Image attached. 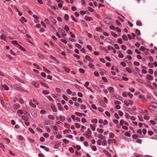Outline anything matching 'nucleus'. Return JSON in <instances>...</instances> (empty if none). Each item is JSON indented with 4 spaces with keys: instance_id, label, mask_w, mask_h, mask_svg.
<instances>
[{
    "instance_id": "obj_1",
    "label": "nucleus",
    "mask_w": 157,
    "mask_h": 157,
    "mask_svg": "<svg viewBox=\"0 0 157 157\" xmlns=\"http://www.w3.org/2000/svg\"><path fill=\"white\" fill-rule=\"evenodd\" d=\"M103 21L105 23L109 24L112 22V20L110 18L108 17H105L104 18Z\"/></svg>"
},
{
    "instance_id": "obj_2",
    "label": "nucleus",
    "mask_w": 157,
    "mask_h": 157,
    "mask_svg": "<svg viewBox=\"0 0 157 157\" xmlns=\"http://www.w3.org/2000/svg\"><path fill=\"white\" fill-rule=\"evenodd\" d=\"M14 88L15 89L21 92L24 91V90L21 88L18 85L15 84L13 86Z\"/></svg>"
},
{
    "instance_id": "obj_3",
    "label": "nucleus",
    "mask_w": 157,
    "mask_h": 157,
    "mask_svg": "<svg viewBox=\"0 0 157 157\" xmlns=\"http://www.w3.org/2000/svg\"><path fill=\"white\" fill-rule=\"evenodd\" d=\"M17 29L19 31L23 34H25L26 33V31L25 29L21 27H18Z\"/></svg>"
},
{
    "instance_id": "obj_4",
    "label": "nucleus",
    "mask_w": 157,
    "mask_h": 157,
    "mask_svg": "<svg viewBox=\"0 0 157 157\" xmlns=\"http://www.w3.org/2000/svg\"><path fill=\"white\" fill-rule=\"evenodd\" d=\"M49 19L51 22L53 24H56V21L51 16L49 17Z\"/></svg>"
},
{
    "instance_id": "obj_5",
    "label": "nucleus",
    "mask_w": 157,
    "mask_h": 157,
    "mask_svg": "<svg viewBox=\"0 0 157 157\" xmlns=\"http://www.w3.org/2000/svg\"><path fill=\"white\" fill-rule=\"evenodd\" d=\"M84 19L85 20L89 21L93 20V19L92 17H88L87 16L85 17Z\"/></svg>"
},
{
    "instance_id": "obj_6",
    "label": "nucleus",
    "mask_w": 157,
    "mask_h": 157,
    "mask_svg": "<svg viewBox=\"0 0 157 157\" xmlns=\"http://www.w3.org/2000/svg\"><path fill=\"white\" fill-rule=\"evenodd\" d=\"M32 84L36 88H39V86L38 84H37L35 81H33L32 82Z\"/></svg>"
},
{
    "instance_id": "obj_7",
    "label": "nucleus",
    "mask_w": 157,
    "mask_h": 157,
    "mask_svg": "<svg viewBox=\"0 0 157 157\" xmlns=\"http://www.w3.org/2000/svg\"><path fill=\"white\" fill-rule=\"evenodd\" d=\"M150 106L153 108H155L157 106V104L154 102H151V103Z\"/></svg>"
},
{
    "instance_id": "obj_8",
    "label": "nucleus",
    "mask_w": 157,
    "mask_h": 157,
    "mask_svg": "<svg viewBox=\"0 0 157 157\" xmlns=\"http://www.w3.org/2000/svg\"><path fill=\"white\" fill-rule=\"evenodd\" d=\"M51 108L52 110L54 112H56L57 111V109L56 106L54 105H52L51 106Z\"/></svg>"
},
{
    "instance_id": "obj_9",
    "label": "nucleus",
    "mask_w": 157,
    "mask_h": 157,
    "mask_svg": "<svg viewBox=\"0 0 157 157\" xmlns=\"http://www.w3.org/2000/svg\"><path fill=\"white\" fill-rule=\"evenodd\" d=\"M107 89L110 92H113L114 91V89L111 86L108 87Z\"/></svg>"
},
{
    "instance_id": "obj_10",
    "label": "nucleus",
    "mask_w": 157,
    "mask_h": 157,
    "mask_svg": "<svg viewBox=\"0 0 157 157\" xmlns=\"http://www.w3.org/2000/svg\"><path fill=\"white\" fill-rule=\"evenodd\" d=\"M146 77L147 79L150 80H152L153 79V77L151 75H146Z\"/></svg>"
},
{
    "instance_id": "obj_11",
    "label": "nucleus",
    "mask_w": 157,
    "mask_h": 157,
    "mask_svg": "<svg viewBox=\"0 0 157 157\" xmlns=\"http://www.w3.org/2000/svg\"><path fill=\"white\" fill-rule=\"evenodd\" d=\"M0 101H1V104L2 105V106L4 107L5 106V103L4 101V100L3 99V98L2 97L0 98Z\"/></svg>"
},
{
    "instance_id": "obj_12",
    "label": "nucleus",
    "mask_w": 157,
    "mask_h": 157,
    "mask_svg": "<svg viewBox=\"0 0 157 157\" xmlns=\"http://www.w3.org/2000/svg\"><path fill=\"white\" fill-rule=\"evenodd\" d=\"M22 118L25 121H27L28 119V117L25 116V115H22L21 116Z\"/></svg>"
},
{
    "instance_id": "obj_13",
    "label": "nucleus",
    "mask_w": 157,
    "mask_h": 157,
    "mask_svg": "<svg viewBox=\"0 0 157 157\" xmlns=\"http://www.w3.org/2000/svg\"><path fill=\"white\" fill-rule=\"evenodd\" d=\"M29 104L30 106L33 108H36V105L33 103L32 101H30L29 102Z\"/></svg>"
},
{
    "instance_id": "obj_14",
    "label": "nucleus",
    "mask_w": 157,
    "mask_h": 157,
    "mask_svg": "<svg viewBox=\"0 0 157 157\" xmlns=\"http://www.w3.org/2000/svg\"><path fill=\"white\" fill-rule=\"evenodd\" d=\"M21 21L22 22H25L27 21L24 17H22L21 18Z\"/></svg>"
},
{
    "instance_id": "obj_15",
    "label": "nucleus",
    "mask_w": 157,
    "mask_h": 157,
    "mask_svg": "<svg viewBox=\"0 0 157 157\" xmlns=\"http://www.w3.org/2000/svg\"><path fill=\"white\" fill-rule=\"evenodd\" d=\"M65 117L61 115L59 116V119L62 121H63L65 120Z\"/></svg>"
},
{
    "instance_id": "obj_16",
    "label": "nucleus",
    "mask_w": 157,
    "mask_h": 157,
    "mask_svg": "<svg viewBox=\"0 0 157 157\" xmlns=\"http://www.w3.org/2000/svg\"><path fill=\"white\" fill-rule=\"evenodd\" d=\"M135 32V33H136L138 36H139L140 35V31L138 29H136Z\"/></svg>"
},
{
    "instance_id": "obj_17",
    "label": "nucleus",
    "mask_w": 157,
    "mask_h": 157,
    "mask_svg": "<svg viewBox=\"0 0 157 157\" xmlns=\"http://www.w3.org/2000/svg\"><path fill=\"white\" fill-rule=\"evenodd\" d=\"M2 86L3 87L4 89L6 90H8L9 89V88L8 87V86L5 84L3 85Z\"/></svg>"
},
{
    "instance_id": "obj_18",
    "label": "nucleus",
    "mask_w": 157,
    "mask_h": 157,
    "mask_svg": "<svg viewBox=\"0 0 157 157\" xmlns=\"http://www.w3.org/2000/svg\"><path fill=\"white\" fill-rule=\"evenodd\" d=\"M64 69L66 72L67 73L70 72V69L66 67H64Z\"/></svg>"
},
{
    "instance_id": "obj_19",
    "label": "nucleus",
    "mask_w": 157,
    "mask_h": 157,
    "mask_svg": "<svg viewBox=\"0 0 157 157\" xmlns=\"http://www.w3.org/2000/svg\"><path fill=\"white\" fill-rule=\"evenodd\" d=\"M18 48H19V49H21V50L23 51H25V49L24 48H23L22 46H21L19 44H18Z\"/></svg>"
},
{
    "instance_id": "obj_20",
    "label": "nucleus",
    "mask_w": 157,
    "mask_h": 157,
    "mask_svg": "<svg viewBox=\"0 0 157 157\" xmlns=\"http://www.w3.org/2000/svg\"><path fill=\"white\" fill-rule=\"evenodd\" d=\"M122 38L123 40L126 41L128 40L127 37L125 35H123L122 36Z\"/></svg>"
},
{
    "instance_id": "obj_21",
    "label": "nucleus",
    "mask_w": 157,
    "mask_h": 157,
    "mask_svg": "<svg viewBox=\"0 0 157 157\" xmlns=\"http://www.w3.org/2000/svg\"><path fill=\"white\" fill-rule=\"evenodd\" d=\"M43 71L48 74L50 73V71L48 70L47 69L44 68V67H43Z\"/></svg>"
},
{
    "instance_id": "obj_22",
    "label": "nucleus",
    "mask_w": 157,
    "mask_h": 157,
    "mask_svg": "<svg viewBox=\"0 0 157 157\" xmlns=\"http://www.w3.org/2000/svg\"><path fill=\"white\" fill-rule=\"evenodd\" d=\"M48 118L49 119H52L53 120H54L55 119V117L53 116L52 115H48Z\"/></svg>"
},
{
    "instance_id": "obj_23",
    "label": "nucleus",
    "mask_w": 157,
    "mask_h": 157,
    "mask_svg": "<svg viewBox=\"0 0 157 157\" xmlns=\"http://www.w3.org/2000/svg\"><path fill=\"white\" fill-rule=\"evenodd\" d=\"M42 93L44 94H48L49 93V91L46 90H43Z\"/></svg>"
},
{
    "instance_id": "obj_24",
    "label": "nucleus",
    "mask_w": 157,
    "mask_h": 157,
    "mask_svg": "<svg viewBox=\"0 0 157 157\" xmlns=\"http://www.w3.org/2000/svg\"><path fill=\"white\" fill-rule=\"evenodd\" d=\"M111 35L113 36L114 37H115V38H116L117 37V35L115 33H114V32H111Z\"/></svg>"
},
{
    "instance_id": "obj_25",
    "label": "nucleus",
    "mask_w": 157,
    "mask_h": 157,
    "mask_svg": "<svg viewBox=\"0 0 157 157\" xmlns=\"http://www.w3.org/2000/svg\"><path fill=\"white\" fill-rule=\"evenodd\" d=\"M91 133V131L90 130L89 128H88L85 134H90Z\"/></svg>"
},
{
    "instance_id": "obj_26",
    "label": "nucleus",
    "mask_w": 157,
    "mask_h": 157,
    "mask_svg": "<svg viewBox=\"0 0 157 157\" xmlns=\"http://www.w3.org/2000/svg\"><path fill=\"white\" fill-rule=\"evenodd\" d=\"M75 46L79 49H80L81 48L82 46L79 44L76 43L75 44Z\"/></svg>"
},
{
    "instance_id": "obj_27",
    "label": "nucleus",
    "mask_w": 157,
    "mask_h": 157,
    "mask_svg": "<svg viewBox=\"0 0 157 157\" xmlns=\"http://www.w3.org/2000/svg\"><path fill=\"white\" fill-rule=\"evenodd\" d=\"M62 97L63 99L65 100L66 101H67L68 100V98L64 94H63L62 95Z\"/></svg>"
},
{
    "instance_id": "obj_28",
    "label": "nucleus",
    "mask_w": 157,
    "mask_h": 157,
    "mask_svg": "<svg viewBox=\"0 0 157 157\" xmlns=\"http://www.w3.org/2000/svg\"><path fill=\"white\" fill-rule=\"evenodd\" d=\"M114 136V134L112 132H110L109 134V137L110 138H113Z\"/></svg>"
},
{
    "instance_id": "obj_29",
    "label": "nucleus",
    "mask_w": 157,
    "mask_h": 157,
    "mask_svg": "<svg viewBox=\"0 0 157 157\" xmlns=\"http://www.w3.org/2000/svg\"><path fill=\"white\" fill-rule=\"evenodd\" d=\"M12 43L14 45H18V43L17 42L16 40H13L11 41Z\"/></svg>"
},
{
    "instance_id": "obj_30",
    "label": "nucleus",
    "mask_w": 157,
    "mask_h": 157,
    "mask_svg": "<svg viewBox=\"0 0 157 157\" xmlns=\"http://www.w3.org/2000/svg\"><path fill=\"white\" fill-rule=\"evenodd\" d=\"M97 130L99 132L101 133H102L103 132V130L102 129L97 128Z\"/></svg>"
},
{
    "instance_id": "obj_31",
    "label": "nucleus",
    "mask_w": 157,
    "mask_h": 157,
    "mask_svg": "<svg viewBox=\"0 0 157 157\" xmlns=\"http://www.w3.org/2000/svg\"><path fill=\"white\" fill-rule=\"evenodd\" d=\"M136 24L138 26H140L142 25V24L140 21H138L136 22Z\"/></svg>"
},
{
    "instance_id": "obj_32",
    "label": "nucleus",
    "mask_w": 157,
    "mask_h": 157,
    "mask_svg": "<svg viewBox=\"0 0 157 157\" xmlns=\"http://www.w3.org/2000/svg\"><path fill=\"white\" fill-rule=\"evenodd\" d=\"M107 144V143L105 140H104L102 142V145L103 146H105Z\"/></svg>"
},
{
    "instance_id": "obj_33",
    "label": "nucleus",
    "mask_w": 157,
    "mask_h": 157,
    "mask_svg": "<svg viewBox=\"0 0 157 157\" xmlns=\"http://www.w3.org/2000/svg\"><path fill=\"white\" fill-rule=\"evenodd\" d=\"M138 137V136L136 134H134L132 136V137L134 139H136Z\"/></svg>"
},
{
    "instance_id": "obj_34",
    "label": "nucleus",
    "mask_w": 157,
    "mask_h": 157,
    "mask_svg": "<svg viewBox=\"0 0 157 157\" xmlns=\"http://www.w3.org/2000/svg\"><path fill=\"white\" fill-rule=\"evenodd\" d=\"M64 18L65 20L66 21L69 18L68 15L67 14H65L64 15Z\"/></svg>"
},
{
    "instance_id": "obj_35",
    "label": "nucleus",
    "mask_w": 157,
    "mask_h": 157,
    "mask_svg": "<svg viewBox=\"0 0 157 157\" xmlns=\"http://www.w3.org/2000/svg\"><path fill=\"white\" fill-rule=\"evenodd\" d=\"M75 125L76 128H79L80 127V124H78V123H75Z\"/></svg>"
},
{
    "instance_id": "obj_36",
    "label": "nucleus",
    "mask_w": 157,
    "mask_h": 157,
    "mask_svg": "<svg viewBox=\"0 0 157 157\" xmlns=\"http://www.w3.org/2000/svg\"><path fill=\"white\" fill-rule=\"evenodd\" d=\"M85 58L86 59H87L88 61H89V60L91 59V58L88 55H86L85 56Z\"/></svg>"
},
{
    "instance_id": "obj_37",
    "label": "nucleus",
    "mask_w": 157,
    "mask_h": 157,
    "mask_svg": "<svg viewBox=\"0 0 157 157\" xmlns=\"http://www.w3.org/2000/svg\"><path fill=\"white\" fill-rule=\"evenodd\" d=\"M125 69L126 71L129 73H131L132 72L131 70L128 67H126Z\"/></svg>"
},
{
    "instance_id": "obj_38",
    "label": "nucleus",
    "mask_w": 157,
    "mask_h": 157,
    "mask_svg": "<svg viewBox=\"0 0 157 157\" xmlns=\"http://www.w3.org/2000/svg\"><path fill=\"white\" fill-rule=\"evenodd\" d=\"M69 151L72 153H73L74 152V149L72 147H70L69 149Z\"/></svg>"
},
{
    "instance_id": "obj_39",
    "label": "nucleus",
    "mask_w": 157,
    "mask_h": 157,
    "mask_svg": "<svg viewBox=\"0 0 157 157\" xmlns=\"http://www.w3.org/2000/svg\"><path fill=\"white\" fill-rule=\"evenodd\" d=\"M138 117L140 121H144V120L143 119V117L142 116H138Z\"/></svg>"
},
{
    "instance_id": "obj_40",
    "label": "nucleus",
    "mask_w": 157,
    "mask_h": 157,
    "mask_svg": "<svg viewBox=\"0 0 157 157\" xmlns=\"http://www.w3.org/2000/svg\"><path fill=\"white\" fill-rule=\"evenodd\" d=\"M87 48L90 51H91L92 50V47L90 45H87L86 46Z\"/></svg>"
},
{
    "instance_id": "obj_41",
    "label": "nucleus",
    "mask_w": 157,
    "mask_h": 157,
    "mask_svg": "<svg viewBox=\"0 0 157 157\" xmlns=\"http://www.w3.org/2000/svg\"><path fill=\"white\" fill-rule=\"evenodd\" d=\"M63 142L66 144H68L69 143V141L66 139L63 140Z\"/></svg>"
},
{
    "instance_id": "obj_42",
    "label": "nucleus",
    "mask_w": 157,
    "mask_h": 157,
    "mask_svg": "<svg viewBox=\"0 0 157 157\" xmlns=\"http://www.w3.org/2000/svg\"><path fill=\"white\" fill-rule=\"evenodd\" d=\"M124 121L123 120H121L120 121V124L121 125L123 126V124L124 123Z\"/></svg>"
},
{
    "instance_id": "obj_43",
    "label": "nucleus",
    "mask_w": 157,
    "mask_h": 157,
    "mask_svg": "<svg viewBox=\"0 0 157 157\" xmlns=\"http://www.w3.org/2000/svg\"><path fill=\"white\" fill-rule=\"evenodd\" d=\"M88 66L91 68L94 69V65L92 63H90L88 64Z\"/></svg>"
},
{
    "instance_id": "obj_44",
    "label": "nucleus",
    "mask_w": 157,
    "mask_h": 157,
    "mask_svg": "<svg viewBox=\"0 0 157 157\" xmlns=\"http://www.w3.org/2000/svg\"><path fill=\"white\" fill-rule=\"evenodd\" d=\"M75 114L77 116H79V117H81L82 116V113H80L78 112H76L75 113Z\"/></svg>"
},
{
    "instance_id": "obj_45",
    "label": "nucleus",
    "mask_w": 157,
    "mask_h": 157,
    "mask_svg": "<svg viewBox=\"0 0 157 157\" xmlns=\"http://www.w3.org/2000/svg\"><path fill=\"white\" fill-rule=\"evenodd\" d=\"M90 125L92 130L93 131H95V127L94 126H93V125L92 124H90Z\"/></svg>"
},
{
    "instance_id": "obj_46",
    "label": "nucleus",
    "mask_w": 157,
    "mask_h": 157,
    "mask_svg": "<svg viewBox=\"0 0 157 157\" xmlns=\"http://www.w3.org/2000/svg\"><path fill=\"white\" fill-rule=\"evenodd\" d=\"M64 30L66 31L67 32H68V31L69 30V29L67 27V26L66 25H65L64 26Z\"/></svg>"
},
{
    "instance_id": "obj_47",
    "label": "nucleus",
    "mask_w": 157,
    "mask_h": 157,
    "mask_svg": "<svg viewBox=\"0 0 157 157\" xmlns=\"http://www.w3.org/2000/svg\"><path fill=\"white\" fill-rule=\"evenodd\" d=\"M117 42L118 43L121 44H122V41L121 38H119L117 40Z\"/></svg>"
},
{
    "instance_id": "obj_48",
    "label": "nucleus",
    "mask_w": 157,
    "mask_h": 157,
    "mask_svg": "<svg viewBox=\"0 0 157 157\" xmlns=\"http://www.w3.org/2000/svg\"><path fill=\"white\" fill-rule=\"evenodd\" d=\"M114 48L111 46H108L107 47V49L109 50H111L112 49H113Z\"/></svg>"
},
{
    "instance_id": "obj_49",
    "label": "nucleus",
    "mask_w": 157,
    "mask_h": 157,
    "mask_svg": "<svg viewBox=\"0 0 157 157\" xmlns=\"http://www.w3.org/2000/svg\"><path fill=\"white\" fill-rule=\"evenodd\" d=\"M67 93L68 94H71L72 93V91L71 90L69 89H67Z\"/></svg>"
},
{
    "instance_id": "obj_50",
    "label": "nucleus",
    "mask_w": 157,
    "mask_h": 157,
    "mask_svg": "<svg viewBox=\"0 0 157 157\" xmlns=\"http://www.w3.org/2000/svg\"><path fill=\"white\" fill-rule=\"evenodd\" d=\"M133 64L135 65L136 66H139L140 64V63L139 62L136 61H134V62Z\"/></svg>"
},
{
    "instance_id": "obj_51",
    "label": "nucleus",
    "mask_w": 157,
    "mask_h": 157,
    "mask_svg": "<svg viewBox=\"0 0 157 157\" xmlns=\"http://www.w3.org/2000/svg\"><path fill=\"white\" fill-rule=\"evenodd\" d=\"M94 39H95V40L97 41H99V40H100V39L99 38L96 36H94Z\"/></svg>"
},
{
    "instance_id": "obj_52",
    "label": "nucleus",
    "mask_w": 157,
    "mask_h": 157,
    "mask_svg": "<svg viewBox=\"0 0 157 157\" xmlns=\"http://www.w3.org/2000/svg\"><path fill=\"white\" fill-rule=\"evenodd\" d=\"M147 133L150 136H152L153 134V132L151 131H148Z\"/></svg>"
},
{
    "instance_id": "obj_53",
    "label": "nucleus",
    "mask_w": 157,
    "mask_h": 157,
    "mask_svg": "<svg viewBox=\"0 0 157 157\" xmlns=\"http://www.w3.org/2000/svg\"><path fill=\"white\" fill-rule=\"evenodd\" d=\"M96 30L98 32H101L102 31L100 27H97L96 28Z\"/></svg>"
},
{
    "instance_id": "obj_54",
    "label": "nucleus",
    "mask_w": 157,
    "mask_h": 157,
    "mask_svg": "<svg viewBox=\"0 0 157 157\" xmlns=\"http://www.w3.org/2000/svg\"><path fill=\"white\" fill-rule=\"evenodd\" d=\"M80 13L81 14L83 15L86 14V11L81 10L80 11Z\"/></svg>"
},
{
    "instance_id": "obj_55",
    "label": "nucleus",
    "mask_w": 157,
    "mask_h": 157,
    "mask_svg": "<svg viewBox=\"0 0 157 157\" xmlns=\"http://www.w3.org/2000/svg\"><path fill=\"white\" fill-rule=\"evenodd\" d=\"M79 71L80 73H84L85 72L84 70L81 68L79 69Z\"/></svg>"
},
{
    "instance_id": "obj_56",
    "label": "nucleus",
    "mask_w": 157,
    "mask_h": 157,
    "mask_svg": "<svg viewBox=\"0 0 157 157\" xmlns=\"http://www.w3.org/2000/svg\"><path fill=\"white\" fill-rule=\"evenodd\" d=\"M121 48L124 50H125L126 49V46L123 45H122L121 46Z\"/></svg>"
},
{
    "instance_id": "obj_57",
    "label": "nucleus",
    "mask_w": 157,
    "mask_h": 157,
    "mask_svg": "<svg viewBox=\"0 0 157 157\" xmlns=\"http://www.w3.org/2000/svg\"><path fill=\"white\" fill-rule=\"evenodd\" d=\"M124 135L126 136H128V137H130L131 136V135L130 134L128 133V132H125L124 133Z\"/></svg>"
},
{
    "instance_id": "obj_58",
    "label": "nucleus",
    "mask_w": 157,
    "mask_h": 157,
    "mask_svg": "<svg viewBox=\"0 0 157 157\" xmlns=\"http://www.w3.org/2000/svg\"><path fill=\"white\" fill-rule=\"evenodd\" d=\"M91 148L92 150L94 151H95L97 150V148L95 146H93L91 147Z\"/></svg>"
},
{
    "instance_id": "obj_59",
    "label": "nucleus",
    "mask_w": 157,
    "mask_h": 157,
    "mask_svg": "<svg viewBox=\"0 0 157 157\" xmlns=\"http://www.w3.org/2000/svg\"><path fill=\"white\" fill-rule=\"evenodd\" d=\"M64 126L66 128H69L70 127V126L69 125V124H67L66 123H65Z\"/></svg>"
},
{
    "instance_id": "obj_60",
    "label": "nucleus",
    "mask_w": 157,
    "mask_h": 157,
    "mask_svg": "<svg viewBox=\"0 0 157 157\" xmlns=\"http://www.w3.org/2000/svg\"><path fill=\"white\" fill-rule=\"evenodd\" d=\"M97 143L99 145H101V141L100 140H98L97 141Z\"/></svg>"
},
{
    "instance_id": "obj_61",
    "label": "nucleus",
    "mask_w": 157,
    "mask_h": 157,
    "mask_svg": "<svg viewBox=\"0 0 157 157\" xmlns=\"http://www.w3.org/2000/svg\"><path fill=\"white\" fill-rule=\"evenodd\" d=\"M98 137L99 138L102 140H103L104 139V136L101 134H99Z\"/></svg>"
},
{
    "instance_id": "obj_62",
    "label": "nucleus",
    "mask_w": 157,
    "mask_h": 157,
    "mask_svg": "<svg viewBox=\"0 0 157 157\" xmlns=\"http://www.w3.org/2000/svg\"><path fill=\"white\" fill-rule=\"evenodd\" d=\"M58 31L60 33H65L63 29L61 28H59L58 29Z\"/></svg>"
},
{
    "instance_id": "obj_63",
    "label": "nucleus",
    "mask_w": 157,
    "mask_h": 157,
    "mask_svg": "<svg viewBox=\"0 0 157 157\" xmlns=\"http://www.w3.org/2000/svg\"><path fill=\"white\" fill-rule=\"evenodd\" d=\"M118 56L119 58H122L124 57V55L122 53H119L118 55Z\"/></svg>"
},
{
    "instance_id": "obj_64",
    "label": "nucleus",
    "mask_w": 157,
    "mask_h": 157,
    "mask_svg": "<svg viewBox=\"0 0 157 157\" xmlns=\"http://www.w3.org/2000/svg\"><path fill=\"white\" fill-rule=\"evenodd\" d=\"M40 113L42 114H44L46 113V111L44 110H41L40 112Z\"/></svg>"
}]
</instances>
